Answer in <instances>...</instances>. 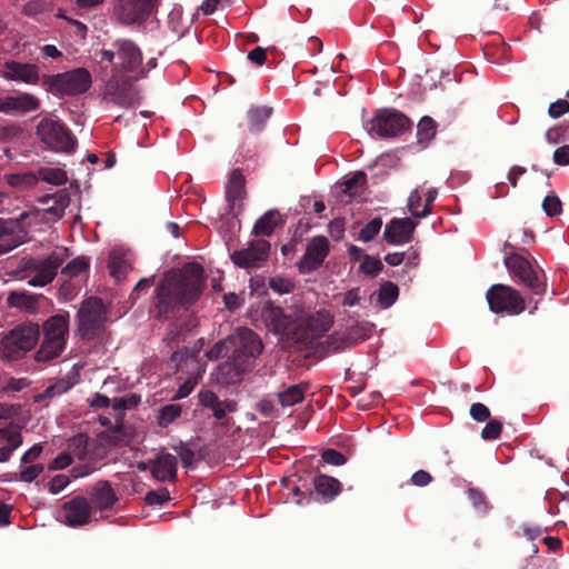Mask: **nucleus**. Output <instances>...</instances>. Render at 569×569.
<instances>
[{
    "label": "nucleus",
    "instance_id": "b1692460",
    "mask_svg": "<svg viewBox=\"0 0 569 569\" xmlns=\"http://www.w3.org/2000/svg\"><path fill=\"white\" fill-rule=\"evenodd\" d=\"M89 502L92 510H110L118 501V497L109 481L100 480L88 490Z\"/></svg>",
    "mask_w": 569,
    "mask_h": 569
},
{
    "label": "nucleus",
    "instance_id": "1a4fd4ad",
    "mask_svg": "<svg viewBox=\"0 0 569 569\" xmlns=\"http://www.w3.org/2000/svg\"><path fill=\"white\" fill-rule=\"evenodd\" d=\"M333 317L328 310L321 309L306 316L301 321L296 320L292 339L302 346L311 345L323 336L332 326Z\"/></svg>",
    "mask_w": 569,
    "mask_h": 569
},
{
    "label": "nucleus",
    "instance_id": "bb28decb",
    "mask_svg": "<svg viewBox=\"0 0 569 569\" xmlns=\"http://www.w3.org/2000/svg\"><path fill=\"white\" fill-rule=\"evenodd\" d=\"M246 196V180L240 169H234L229 177L227 184L226 198L230 212H234L237 201H241Z\"/></svg>",
    "mask_w": 569,
    "mask_h": 569
},
{
    "label": "nucleus",
    "instance_id": "a211bd4d",
    "mask_svg": "<svg viewBox=\"0 0 569 569\" xmlns=\"http://www.w3.org/2000/svg\"><path fill=\"white\" fill-rule=\"evenodd\" d=\"M68 257L67 250L51 252L46 259L36 261L33 264L34 274L29 279V284L43 287L50 283Z\"/></svg>",
    "mask_w": 569,
    "mask_h": 569
},
{
    "label": "nucleus",
    "instance_id": "8fccbe9b",
    "mask_svg": "<svg viewBox=\"0 0 569 569\" xmlns=\"http://www.w3.org/2000/svg\"><path fill=\"white\" fill-rule=\"evenodd\" d=\"M502 431V423L497 419H490L481 431L483 440H496L500 437Z\"/></svg>",
    "mask_w": 569,
    "mask_h": 569
},
{
    "label": "nucleus",
    "instance_id": "7ed1b4c3",
    "mask_svg": "<svg viewBox=\"0 0 569 569\" xmlns=\"http://www.w3.org/2000/svg\"><path fill=\"white\" fill-rule=\"evenodd\" d=\"M43 340L34 353L39 362L58 358L66 348L69 332V313H58L44 321Z\"/></svg>",
    "mask_w": 569,
    "mask_h": 569
},
{
    "label": "nucleus",
    "instance_id": "58836bf2",
    "mask_svg": "<svg viewBox=\"0 0 569 569\" xmlns=\"http://www.w3.org/2000/svg\"><path fill=\"white\" fill-rule=\"evenodd\" d=\"M108 268L110 274L117 280H120L126 276L127 261L120 252L112 250L108 259Z\"/></svg>",
    "mask_w": 569,
    "mask_h": 569
},
{
    "label": "nucleus",
    "instance_id": "bf43d9fd",
    "mask_svg": "<svg viewBox=\"0 0 569 569\" xmlns=\"http://www.w3.org/2000/svg\"><path fill=\"white\" fill-rule=\"evenodd\" d=\"M569 112V101L559 99L549 106L548 113L552 119H558Z\"/></svg>",
    "mask_w": 569,
    "mask_h": 569
},
{
    "label": "nucleus",
    "instance_id": "09e8293b",
    "mask_svg": "<svg viewBox=\"0 0 569 569\" xmlns=\"http://www.w3.org/2000/svg\"><path fill=\"white\" fill-rule=\"evenodd\" d=\"M542 209L550 217L559 216L562 212V203L558 196L551 193L542 201Z\"/></svg>",
    "mask_w": 569,
    "mask_h": 569
},
{
    "label": "nucleus",
    "instance_id": "f03ea898",
    "mask_svg": "<svg viewBox=\"0 0 569 569\" xmlns=\"http://www.w3.org/2000/svg\"><path fill=\"white\" fill-rule=\"evenodd\" d=\"M231 353L229 360L220 366L222 375L229 380L239 378L249 371L253 361L261 355L263 345L260 337L249 328H238L228 337Z\"/></svg>",
    "mask_w": 569,
    "mask_h": 569
},
{
    "label": "nucleus",
    "instance_id": "e433bc0d",
    "mask_svg": "<svg viewBox=\"0 0 569 569\" xmlns=\"http://www.w3.org/2000/svg\"><path fill=\"white\" fill-rule=\"evenodd\" d=\"M437 124L436 121L425 116L417 124V139L420 144H428L436 136Z\"/></svg>",
    "mask_w": 569,
    "mask_h": 569
},
{
    "label": "nucleus",
    "instance_id": "473e14b6",
    "mask_svg": "<svg viewBox=\"0 0 569 569\" xmlns=\"http://www.w3.org/2000/svg\"><path fill=\"white\" fill-rule=\"evenodd\" d=\"M73 383L69 379H59L56 382L48 386L43 392L37 393L33 396V401L37 403L43 402L46 400H51L54 397H58L72 388Z\"/></svg>",
    "mask_w": 569,
    "mask_h": 569
},
{
    "label": "nucleus",
    "instance_id": "052dcab7",
    "mask_svg": "<svg viewBox=\"0 0 569 569\" xmlns=\"http://www.w3.org/2000/svg\"><path fill=\"white\" fill-rule=\"evenodd\" d=\"M183 335L182 326L173 323L167 332L164 341H167L169 346L178 345L180 341L184 340Z\"/></svg>",
    "mask_w": 569,
    "mask_h": 569
},
{
    "label": "nucleus",
    "instance_id": "39448f33",
    "mask_svg": "<svg viewBox=\"0 0 569 569\" xmlns=\"http://www.w3.org/2000/svg\"><path fill=\"white\" fill-rule=\"evenodd\" d=\"M91 84L92 77L86 68L42 76V86L53 94L79 96L87 92Z\"/></svg>",
    "mask_w": 569,
    "mask_h": 569
},
{
    "label": "nucleus",
    "instance_id": "aec40b11",
    "mask_svg": "<svg viewBox=\"0 0 569 569\" xmlns=\"http://www.w3.org/2000/svg\"><path fill=\"white\" fill-rule=\"evenodd\" d=\"M329 253V241L326 237H315L307 246V250L299 261L301 273H309L317 270Z\"/></svg>",
    "mask_w": 569,
    "mask_h": 569
},
{
    "label": "nucleus",
    "instance_id": "cd10ccee",
    "mask_svg": "<svg viewBox=\"0 0 569 569\" xmlns=\"http://www.w3.org/2000/svg\"><path fill=\"white\" fill-rule=\"evenodd\" d=\"M51 200H53L54 203L49 206L46 211L56 216L58 219L62 218L64 210L69 207L71 201L69 189L63 188L52 194H44L39 198V202L42 204H48Z\"/></svg>",
    "mask_w": 569,
    "mask_h": 569
},
{
    "label": "nucleus",
    "instance_id": "9b49d317",
    "mask_svg": "<svg viewBox=\"0 0 569 569\" xmlns=\"http://www.w3.org/2000/svg\"><path fill=\"white\" fill-rule=\"evenodd\" d=\"M410 119L396 109H382L371 119L368 132L379 138L401 136L411 128Z\"/></svg>",
    "mask_w": 569,
    "mask_h": 569
},
{
    "label": "nucleus",
    "instance_id": "423d86ee",
    "mask_svg": "<svg viewBox=\"0 0 569 569\" xmlns=\"http://www.w3.org/2000/svg\"><path fill=\"white\" fill-rule=\"evenodd\" d=\"M39 337V325L33 322L19 325L1 339V356L8 360H19L33 349Z\"/></svg>",
    "mask_w": 569,
    "mask_h": 569
},
{
    "label": "nucleus",
    "instance_id": "393cba45",
    "mask_svg": "<svg viewBox=\"0 0 569 569\" xmlns=\"http://www.w3.org/2000/svg\"><path fill=\"white\" fill-rule=\"evenodd\" d=\"M199 402L202 407L210 409L217 420H222L228 413L237 411V402L231 399L221 400L213 391L202 390L199 392Z\"/></svg>",
    "mask_w": 569,
    "mask_h": 569
},
{
    "label": "nucleus",
    "instance_id": "37998d69",
    "mask_svg": "<svg viewBox=\"0 0 569 569\" xmlns=\"http://www.w3.org/2000/svg\"><path fill=\"white\" fill-rule=\"evenodd\" d=\"M325 345L329 352H339L351 348V345H349L345 332H333L332 335L328 336Z\"/></svg>",
    "mask_w": 569,
    "mask_h": 569
},
{
    "label": "nucleus",
    "instance_id": "0e129e2a",
    "mask_svg": "<svg viewBox=\"0 0 569 569\" xmlns=\"http://www.w3.org/2000/svg\"><path fill=\"white\" fill-rule=\"evenodd\" d=\"M70 480L66 475H57L49 482V491L52 495H57L62 491L68 485Z\"/></svg>",
    "mask_w": 569,
    "mask_h": 569
},
{
    "label": "nucleus",
    "instance_id": "6e6552de",
    "mask_svg": "<svg viewBox=\"0 0 569 569\" xmlns=\"http://www.w3.org/2000/svg\"><path fill=\"white\" fill-rule=\"evenodd\" d=\"M486 298L489 309L495 313H507L509 316L520 315L526 310V300L515 288L507 284H492Z\"/></svg>",
    "mask_w": 569,
    "mask_h": 569
},
{
    "label": "nucleus",
    "instance_id": "f3484780",
    "mask_svg": "<svg viewBox=\"0 0 569 569\" xmlns=\"http://www.w3.org/2000/svg\"><path fill=\"white\" fill-rule=\"evenodd\" d=\"M0 76L7 81L22 82L36 86L42 81L39 67L30 62L6 60L0 63Z\"/></svg>",
    "mask_w": 569,
    "mask_h": 569
},
{
    "label": "nucleus",
    "instance_id": "dca6fc26",
    "mask_svg": "<svg viewBox=\"0 0 569 569\" xmlns=\"http://www.w3.org/2000/svg\"><path fill=\"white\" fill-rule=\"evenodd\" d=\"M270 242L264 239H256L249 242L248 248L236 250L230 254L231 261L242 269L261 268L268 260Z\"/></svg>",
    "mask_w": 569,
    "mask_h": 569
},
{
    "label": "nucleus",
    "instance_id": "2eb2a0df",
    "mask_svg": "<svg viewBox=\"0 0 569 569\" xmlns=\"http://www.w3.org/2000/svg\"><path fill=\"white\" fill-rule=\"evenodd\" d=\"M257 321L274 335H291L296 326V319L292 315H287L279 306L271 301H266L258 312Z\"/></svg>",
    "mask_w": 569,
    "mask_h": 569
},
{
    "label": "nucleus",
    "instance_id": "5fc2aeb1",
    "mask_svg": "<svg viewBox=\"0 0 569 569\" xmlns=\"http://www.w3.org/2000/svg\"><path fill=\"white\" fill-rule=\"evenodd\" d=\"M170 499V492L167 488H160L158 490H150L146 495V502L150 506L163 505Z\"/></svg>",
    "mask_w": 569,
    "mask_h": 569
},
{
    "label": "nucleus",
    "instance_id": "de8ad7c7",
    "mask_svg": "<svg viewBox=\"0 0 569 569\" xmlns=\"http://www.w3.org/2000/svg\"><path fill=\"white\" fill-rule=\"evenodd\" d=\"M9 182L13 187L30 188L37 184L38 177L37 173L33 172L18 173L12 174Z\"/></svg>",
    "mask_w": 569,
    "mask_h": 569
},
{
    "label": "nucleus",
    "instance_id": "338daca9",
    "mask_svg": "<svg viewBox=\"0 0 569 569\" xmlns=\"http://www.w3.org/2000/svg\"><path fill=\"white\" fill-rule=\"evenodd\" d=\"M553 162L558 166L569 164V144H563L553 151Z\"/></svg>",
    "mask_w": 569,
    "mask_h": 569
},
{
    "label": "nucleus",
    "instance_id": "e2e57ef3",
    "mask_svg": "<svg viewBox=\"0 0 569 569\" xmlns=\"http://www.w3.org/2000/svg\"><path fill=\"white\" fill-rule=\"evenodd\" d=\"M43 465L41 463L26 467L20 472V480L26 482H32L43 471Z\"/></svg>",
    "mask_w": 569,
    "mask_h": 569
},
{
    "label": "nucleus",
    "instance_id": "6ab92c4d",
    "mask_svg": "<svg viewBox=\"0 0 569 569\" xmlns=\"http://www.w3.org/2000/svg\"><path fill=\"white\" fill-rule=\"evenodd\" d=\"M92 507L86 497L77 496L62 505L63 522L72 528L90 522Z\"/></svg>",
    "mask_w": 569,
    "mask_h": 569
},
{
    "label": "nucleus",
    "instance_id": "4468645a",
    "mask_svg": "<svg viewBox=\"0 0 569 569\" xmlns=\"http://www.w3.org/2000/svg\"><path fill=\"white\" fill-rule=\"evenodd\" d=\"M158 4L159 0H114L113 17L124 26L142 24Z\"/></svg>",
    "mask_w": 569,
    "mask_h": 569
},
{
    "label": "nucleus",
    "instance_id": "7c9ffc66",
    "mask_svg": "<svg viewBox=\"0 0 569 569\" xmlns=\"http://www.w3.org/2000/svg\"><path fill=\"white\" fill-rule=\"evenodd\" d=\"M281 222L279 211L269 210L256 221L252 232L256 236H270Z\"/></svg>",
    "mask_w": 569,
    "mask_h": 569
},
{
    "label": "nucleus",
    "instance_id": "5701e85b",
    "mask_svg": "<svg viewBox=\"0 0 569 569\" xmlns=\"http://www.w3.org/2000/svg\"><path fill=\"white\" fill-rule=\"evenodd\" d=\"M150 472L159 482L174 481L178 472V460L176 456L168 452H160L149 461Z\"/></svg>",
    "mask_w": 569,
    "mask_h": 569
},
{
    "label": "nucleus",
    "instance_id": "4d7b16f0",
    "mask_svg": "<svg viewBox=\"0 0 569 569\" xmlns=\"http://www.w3.org/2000/svg\"><path fill=\"white\" fill-rule=\"evenodd\" d=\"M469 413L471 418L478 422H483L490 419V410L481 402L472 403Z\"/></svg>",
    "mask_w": 569,
    "mask_h": 569
},
{
    "label": "nucleus",
    "instance_id": "0eeeda50",
    "mask_svg": "<svg viewBox=\"0 0 569 569\" xmlns=\"http://www.w3.org/2000/svg\"><path fill=\"white\" fill-rule=\"evenodd\" d=\"M37 136L57 152L71 153L77 146L76 137L59 119L43 118L37 126Z\"/></svg>",
    "mask_w": 569,
    "mask_h": 569
},
{
    "label": "nucleus",
    "instance_id": "412c9836",
    "mask_svg": "<svg viewBox=\"0 0 569 569\" xmlns=\"http://www.w3.org/2000/svg\"><path fill=\"white\" fill-rule=\"evenodd\" d=\"M40 108V100L29 93L21 92L17 96H6L0 98V112L6 114H24L37 111Z\"/></svg>",
    "mask_w": 569,
    "mask_h": 569
},
{
    "label": "nucleus",
    "instance_id": "ea45409f",
    "mask_svg": "<svg viewBox=\"0 0 569 569\" xmlns=\"http://www.w3.org/2000/svg\"><path fill=\"white\" fill-rule=\"evenodd\" d=\"M21 243V237L12 230L6 228L0 230V256L10 252Z\"/></svg>",
    "mask_w": 569,
    "mask_h": 569
},
{
    "label": "nucleus",
    "instance_id": "9d476101",
    "mask_svg": "<svg viewBox=\"0 0 569 569\" xmlns=\"http://www.w3.org/2000/svg\"><path fill=\"white\" fill-rule=\"evenodd\" d=\"M106 310L101 299L84 300L78 311V331L82 339L92 340L104 328Z\"/></svg>",
    "mask_w": 569,
    "mask_h": 569
},
{
    "label": "nucleus",
    "instance_id": "c9c22d12",
    "mask_svg": "<svg viewBox=\"0 0 569 569\" xmlns=\"http://www.w3.org/2000/svg\"><path fill=\"white\" fill-rule=\"evenodd\" d=\"M38 181L42 180L53 186H63L68 181L67 172L61 168L41 167L37 171Z\"/></svg>",
    "mask_w": 569,
    "mask_h": 569
},
{
    "label": "nucleus",
    "instance_id": "c85d7f7f",
    "mask_svg": "<svg viewBox=\"0 0 569 569\" xmlns=\"http://www.w3.org/2000/svg\"><path fill=\"white\" fill-rule=\"evenodd\" d=\"M316 492L322 497L325 502L331 501L341 491V483L333 477L319 475L313 479Z\"/></svg>",
    "mask_w": 569,
    "mask_h": 569
},
{
    "label": "nucleus",
    "instance_id": "13d9d810",
    "mask_svg": "<svg viewBox=\"0 0 569 569\" xmlns=\"http://www.w3.org/2000/svg\"><path fill=\"white\" fill-rule=\"evenodd\" d=\"M322 460L331 466H342L346 463L347 458L340 451L335 449H326L321 455Z\"/></svg>",
    "mask_w": 569,
    "mask_h": 569
},
{
    "label": "nucleus",
    "instance_id": "c756f323",
    "mask_svg": "<svg viewBox=\"0 0 569 569\" xmlns=\"http://www.w3.org/2000/svg\"><path fill=\"white\" fill-rule=\"evenodd\" d=\"M309 387V382L306 381L286 387L283 390L278 392V400L280 405L284 408L302 402Z\"/></svg>",
    "mask_w": 569,
    "mask_h": 569
},
{
    "label": "nucleus",
    "instance_id": "f8f14e48",
    "mask_svg": "<svg viewBox=\"0 0 569 569\" xmlns=\"http://www.w3.org/2000/svg\"><path fill=\"white\" fill-rule=\"evenodd\" d=\"M117 49V61L113 70H119L136 80L146 78L142 70V52L138 44L130 39H118L112 43Z\"/></svg>",
    "mask_w": 569,
    "mask_h": 569
},
{
    "label": "nucleus",
    "instance_id": "a878e982",
    "mask_svg": "<svg viewBox=\"0 0 569 569\" xmlns=\"http://www.w3.org/2000/svg\"><path fill=\"white\" fill-rule=\"evenodd\" d=\"M22 445V436L17 426L9 423L0 428V462L10 459L12 452Z\"/></svg>",
    "mask_w": 569,
    "mask_h": 569
},
{
    "label": "nucleus",
    "instance_id": "49530a36",
    "mask_svg": "<svg viewBox=\"0 0 569 569\" xmlns=\"http://www.w3.org/2000/svg\"><path fill=\"white\" fill-rule=\"evenodd\" d=\"M68 448L71 457L73 456L79 460H83L88 455V439L83 436L74 437L70 440Z\"/></svg>",
    "mask_w": 569,
    "mask_h": 569
},
{
    "label": "nucleus",
    "instance_id": "6e6d98bb",
    "mask_svg": "<svg viewBox=\"0 0 569 569\" xmlns=\"http://www.w3.org/2000/svg\"><path fill=\"white\" fill-rule=\"evenodd\" d=\"M231 353L230 345L228 343V338L221 341H218L208 352L207 356L211 360H218L222 357H228Z\"/></svg>",
    "mask_w": 569,
    "mask_h": 569
},
{
    "label": "nucleus",
    "instance_id": "774afa93",
    "mask_svg": "<svg viewBox=\"0 0 569 569\" xmlns=\"http://www.w3.org/2000/svg\"><path fill=\"white\" fill-rule=\"evenodd\" d=\"M468 497L475 508L481 509V510L486 509V507H487L486 497L480 490L470 488L468 490Z\"/></svg>",
    "mask_w": 569,
    "mask_h": 569
},
{
    "label": "nucleus",
    "instance_id": "4be33fe9",
    "mask_svg": "<svg viewBox=\"0 0 569 569\" xmlns=\"http://www.w3.org/2000/svg\"><path fill=\"white\" fill-rule=\"evenodd\" d=\"M417 223L411 218H393L385 228L383 239L389 244H405L411 241Z\"/></svg>",
    "mask_w": 569,
    "mask_h": 569
},
{
    "label": "nucleus",
    "instance_id": "c03bdc74",
    "mask_svg": "<svg viewBox=\"0 0 569 569\" xmlns=\"http://www.w3.org/2000/svg\"><path fill=\"white\" fill-rule=\"evenodd\" d=\"M89 268V261L84 257H77L71 260L61 271L66 277L73 278Z\"/></svg>",
    "mask_w": 569,
    "mask_h": 569
},
{
    "label": "nucleus",
    "instance_id": "20e7f679",
    "mask_svg": "<svg viewBox=\"0 0 569 569\" xmlns=\"http://www.w3.org/2000/svg\"><path fill=\"white\" fill-rule=\"evenodd\" d=\"M503 262L515 282L536 296H543L547 292L546 274L541 268L532 266L527 258L518 253L507 256Z\"/></svg>",
    "mask_w": 569,
    "mask_h": 569
},
{
    "label": "nucleus",
    "instance_id": "79ce46f5",
    "mask_svg": "<svg viewBox=\"0 0 569 569\" xmlns=\"http://www.w3.org/2000/svg\"><path fill=\"white\" fill-rule=\"evenodd\" d=\"M36 298L24 292L12 291L8 297V305L11 307L30 310L36 306Z\"/></svg>",
    "mask_w": 569,
    "mask_h": 569
},
{
    "label": "nucleus",
    "instance_id": "f257e3e1",
    "mask_svg": "<svg viewBox=\"0 0 569 569\" xmlns=\"http://www.w3.org/2000/svg\"><path fill=\"white\" fill-rule=\"evenodd\" d=\"M203 287V268L199 263L189 262L179 270H170L154 289L150 313L161 322L178 319L200 298Z\"/></svg>",
    "mask_w": 569,
    "mask_h": 569
},
{
    "label": "nucleus",
    "instance_id": "72a5a7b5",
    "mask_svg": "<svg viewBox=\"0 0 569 569\" xmlns=\"http://www.w3.org/2000/svg\"><path fill=\"white\" fill-rule=\"evenodd\" d=\"M272 113L270 107H253L248 111L249 130L253 133L260 132Z\"/></svg>",
    "mask_w": 569,
    "mask_h": 569
},
{
    "label": "nucleus",
    "instance_id": "a19ab883",
    "mask_svg": "<svg viewBox=\"0 0 569 569\" xmlns=\"http://www.w3.org/2000/svg\"><path fill=\"white\" fill-rule=\"evenodd\" d=\"M181 406L179 405H166L163 406L158 416V423L160 427H168L177 418L181 416Z\"/></svg>",
    "mask_w": 569,
    "mask_h": 569
},
{
    "label": "nucleus",
    "instance_id": "680f3d73",
    "mask_svg": "<svg viewBox=\"0 0 569 569\" xmlns=\"http://www.w3.org/2000/svg\"><path fill=\"white\" fill-rule=\"evenodd\" d=\"M421 200L422 196L418 189L413 190L408 198V207L411 214L416 218H420L421 214Z\"/></svg>",
    "mask_w": 569,
    "mask_h": 569
},
{
    "label": "nucleus",
    "instance_id": "603ef678",
    "mask_svg": "<svg viewBox=\"0 0 569 569\" xmlns=\"http://www.w3.org/2000/svg\"><path fill=\"white\" fill-rule=\"evenodd\" d=\"M269 287L278 293H289L293 290L292 280L283 277H272L269 279Z\"/></svg>",
    "mask_w": 569,
    "mask_h": 569
},
{
    "label": "nucleus",
    "instance_id": "4c0bfd02",
    "mask_svg": "<svg viewBox=\"0 0 569 569\" xmlns=\"http://www.w3.org/2000/svg\"><path fill=\"white\" fill-rule=\"evenodd\" d=\"M367 183V176L362 171L355 172L350 178L346 179L341 186L343 193L355 197L360 194Z\"/></svg>",
    "mask_w": 569,
    "mask_h": 569
},
{
    "label": "nucleus",
    "instance_id": "a18cd8bd",
    "mask_svg": "<svg viewBox=\"0 0 569 569\" xmlns=\"http://www.w3.org/2000/svg\"><path fill=\"white\" fill-rule=\"evenodd\" d=\"M382 227V219L376 217L371 219L359 232L358 239L365 242L371 241L380 231Z\"/></svg>",
    "mask_w": 569,
    "mask_h": 569
},
{
    "label": "nucleus",
    "instance_id": "864d4df0",
    "mask_svg": "<svg viewBox=\"0 0 569 569\" xmlns=\"http://www.w3.org/2000/svg\"><path fill=\"white\" fill-rule=\"evenodd\" d=\"M173 450L179 456L183 467L189 468L193 465L196 453L189 446L180 442L178 446H173Z\"/></svg>",
    "mask_w": 569,
    "mask_h": 569
},
{
    "label": "nucleus",
    "instance_id": "ddd939ff",
    "mask_svg": "<svg viewBox=\"0 0 569 569\" xmlns=\"http://www.w3.org/2000/svg\"><path fill=\"white\" fill-rule=\"evenodd\" d=\"M136 79L112 70V74L104 84L103 100L121 108L132 107L138 98L133 82Z\"/></svg>",
    "mask_w": 569,
    "mask_h": 569
},
{
    "label": "nucleus",
    "instance_id": "f704fd0d",
    "mask_svg": "<svg viewBox=\"0 0 569 569\" xmlns=\"http://www.w3.org/2000/svg\"><path fill=\"white\" fill-rule=\"evenodd\" d=\"M372 329H373L372 323H370L368 321H363V322H359L355 326L349 327L345 331V335L347 337V340L349 341V345H351V347H353V346L367 340L371 336Z\"/></svg>",
    "mask_w": 569,
    "mask_h": 569
},
{
    "label": "nucleus",
    "instance_id": "2f4dec72",
    "mask_svg": "<svg viewBox=\"0 0 569 569\" xmlns=\"http://www.w3.org/2000/svg\"><path fill=\"white\" fill-rule=\"evenodd\" d=\"M376 295L377 305L381 309H388L397 301L399 297V288L391 281H385L381 283Z\"/></svg>",
    "mask_w": 569,
    "mask_h": 569
},
{
    "label": "nucleus",
    "instance_id": "3c124183",
    "mask_svg": "<svg viewBox=\"0 0 569 569\" xmlns=\"http://www.w3.org/2000/svg\"><path fill=\"white\" fill-rule=\"evenodd\" d=\"M383 269L382 262L373 257L365 256L363 261L360 264V270L369 276H377Z\"/></svg>",
    "mask_w": 569,
    "mask_h": 569
},
{
    "label": "nucleus",
    "instance_id": "69168bd1",
    "mask_svg": "<svg viewBox=\"0 0 569 569\" xmlns=\"http://www.w3.org/2000/svg\"><path fill=\"white\" fill-rule=\"evenodd\" d=\"M72 463V457L69 452L58 455L49 465L50 470H61Z\"/></svg>",
    "mask_w": 569,
    "mask_h": 569
}]
</instances>
